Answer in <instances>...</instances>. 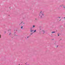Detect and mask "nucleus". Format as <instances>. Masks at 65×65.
Returning a JSON list of instances; mask_svg holds the SVG:
<instances>
[{"label": "nucleus", "instance_id": "15", "mask_svg": "<svg viewBox=\"0 0 65 65\" xmlns=\"http://www.w3.org/2000/svg\"><path fill=\"white\" fill-rule=\"evenodd\" d=\"M35 20H36V21L37 20V19L36 18V19H35Z\"/></svg>", "mask_w": 65, "mask_h": 65}, {"label": "nucleus", "instance_id": "13", "mask_svg": "<svg viewBox=\"0 0 65 65\" xmlns=\"http://www.w3.org/2000/svg\"><path fill=\"white\" fill-rule=\"evenodd\" d=\"M60 36V35H59V34H58V36Z\"/></svg>", "mask_w": 65, "mask_h": 65}, {"label": "nucleus", "instance_id": "4", "mask_svg": "<svg viewBox=\"0 0 65 65\" xmlns=\"http://www.w3.org/2000/svg\"><path fill=\"white\" fill-rule=\"evenodd\" d=\"M43 29H42L41 28H40L39 29V31L40 32H41V31H42V30H43Z\"/></svg>", "mask_w": 65, "mask_h": 65}, {"label": "nucleus", "instance_id": "20", "mask_svg": "<svg viewBox=\"0 0 65 65\" xmlns=\"http://www.w3.org/2000/svg\"><path fill=\"white\" fill-rule=\"evenodd\" d=\"M19 65H20V64H19Z\"/></svg>", "mask_w": 65, "mask_h": 65}, {"label": "nucleus", "instance_id": "9", "mask_svg": "<svg viewBox=\"0 0 65 65\" xmlns=\"http://www.w3.org/2000/svg\"><path fill=\"white\" fill-rule=\"evenodd\" d=\"M55 31H53L52 32H51V33H55Z\"/></svg>", "mask_w": 65, "mask_h": 65}, {"label": "nucleus", "instance_id": "16", "mask_svg": "<svg viewBox=\"0 0 65 65\" xmlns=\"http://www.w3.org/2000/svg\"><path fill=\"white\" fill-rule=\"evenodd\" d=\"M53 35H52L51 36V37H53Z\"/></svg>", "mask_w": 65, "mask_h": 65}, {"label": "nucleus", "instance_id": "8", "mask_svg": "<svg viewBox=\"0 0 65 65\" xmlns=\"http://www.w3.org/2000/svg\"><path fill=\"white\" fill-rule=\"evenodd\" d=\"M63 6V9H65V6Z\"/></svg>", "mask_w": 65, "mask_h": 65}, {"label": "nucleus", "instance_id": "10", "mask_svg": "<svg viewBox=\"0 0 65 65\" xmlns=\"http://www.w3.org/2000/svg\"><path fill=\"white\" fill-rule=\"evenodd\" d=\"M63 6V5H62L60 6L59 7H62V6Z\"/></svg>", "mask_w": 65, "mask_h": 65}, {"label": "nucleus", "instance_id": "6", "mask_svg": "<svg viewBox=\"0 0 65 65\" xmlns=\"http://www.w3.org/2000/svg\"><path fill=\"white\" fill-rule=\"evenodd\" d=\"M35 32H36V30H35L34 31L33 30V33H35Z\"/></svg>", "mask_w": 65, "mask_h": 65}, {"label": "nucleus", "instance_id": "12", "mask_svg": "<svg viewBox=\"0 0 65 65\" xmlns=\"http://www.w3.org/2000/svg\"><path fill=\"white\" fill-rule=\"evenodd\" d=\"M1 38V35L0 34V38Z\"/></svg>", "mask_w": 65, "mask_h": 65}, {"label": "nucleus", "instance_id": "3", "mask_svg": "<svg viewBox=\"0 0 65 65\" xmlns=\"http://www.w3.org/2000/svg\"><path fill=\"white\" fill-rule=\"evenodd\" d=\"M32 32H33V30L32 29H31L30 30V32H31L30 33V34L31 35H32V34H33V33Z\"/></svg>", "mask_w": 65, "mask_h": 65}, {"label": "nucleus", "instance_id": "1", "mask_svg": "<svg viewBox=\"0 0 65 65\" xmlns=\"http://www.w3.org/2000/svg\"><path fill=\"white\" fill-rule=\"evenodd\" d=\"M44 15V14L42 13V11H40L39 15L41 17V18H43Z\"/></svg>", "mask_w": 65, "mask_h": 65}, {"label": "nucleus", "instance_id": "14", "mask_svg": "<svg viewBox=\"0 0 65 65\" xmlns=\"http://www.w3.org/2000/svg\"><path fill=\"white\" fill-rule=\"evenodd\" d=\"M58 18H61V17H58Z\"/></svg>", "mask_w": 65, "mask_h": 65}, {"label": "nucleus", "instance_id": "2", "mask_svg": "<svg viewBox=\"0 0 65 65\" xmlns=\"http://www.w3.org/2000/svg\"><path fill=\"white\" fill-rule=\"evenodd\" d=\"M41 32H42L43 34H44L45 33V30L44 29H42Z\"/></svg>", "mask_w": 65, "mask_h": 65}, {"label": "nucleus", "instance_id": "7", "mask_svg": "<svg viewBox=\"0 0 65 65\" xmlns=\"http://www.w3.org/2000/svg\"><path fill=\"white\" fill-rule=\"evenodd\" d=\"M32 28H34L35 27V25H33L32 26Z\"/></svg>", "mask_w": 65, "mask_h": 65}, {"label": "nucleus", "instance_id": "22", "mask_svg": "<svg viewBox=\"0 0 65 65\" xmlns=\"http://www.w3.org/2000/svg\"><path fill=\"white\" fill-rule=\"evenodd\" d=\"M19 25H20V24Z\"/></svg>", "mask_w": 65, "mask_h": 65}, {"label": "nucleus", "instance_id": "21", "mask_svg": "<svg viewBox=\"0 0 65 65\" xmlns=\"http://www.w3.org/2000/svg\"><path fill=\"white\" fill-rule=\"evenodd\" d=\"M64 26H65V24H64Z\"/></svg>", "mask_w": 65, "mask_h": 65}, {"label": "nucleus", "instance_id": "5", "mask_svg": "<svg viewBox=\"0 0 65 65\" xmlns=\"http://www.w3.org/2000/svg\"><path fill=\"white\" fill-rule=\"evenodd\" d=\"M55 46L56 47H58L59 45H58L56 44Z\"/></svg>", "mask_w": 65, "mask_h": 65}, {"label": "nucleus", "instance_id": "18", "mask_svg": "<svg viewBox=\"0 0 65 65\" xmlns=\"http://www.w3.org/2000/svg\"><path fill=\"white\" fill-rule=\"evenodd\" d=\"M22 23H23V22H22L21 23V24H22Z\"/></svg>", "mask_w": 65, "mask_h": 65}, {"label": "nucleus", "instance_id": "19", "mask_svg": "<svg viewBox=\"0 0 65 65\" xmlns=\"http://www.w3.org/2000/svg\"><path fill=\"white\" fill-rule=\"evenodd\" d=\"M64 19H65V17L64 18Z\"/></svg>", "mask_w": 65, "mask_h": 65}, {"label": "nucleus", "instance_id": "17", "mask_svg": "<svg viewBox=\"0 0 65 65\" xmlns=\"http://www.w3.org/2000/svg\"><path fill=\"white\" fill-rule=\"evenodd\" d=\"M25 24V23H23V24Z\"/></svg>", "mask_w": 65, "mask_h": 65}, {"label": "nucleus", "instance_id": "11", "mask_svg": "<svg viewBox=\"0 0 65 65\" xmlns=\"http://www.w3.org/2000/svg\"><path fill=\"white\" fill-rule=\"evenodd\" d=\"M23 28V26H21V29H22Z\"/></svg>", "mask_w": 65, "mask_h": 65}]
</instances>
